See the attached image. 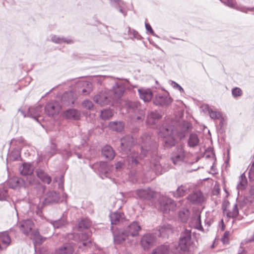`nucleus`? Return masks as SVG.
Listing matches in <instances>:
<instances>
[{
    "instance_id": "f257e3e1",
    "label": "nucleus",
    "mask_w": 254,
    "mask_h": 254,
    "mask_svg": "<svg viewBox=\"0 0 254 254\" xmlns=\"http://www.w3.org/2000/svg\"><path fill=\"white\" fill-rule=\"evenodd\" d=\"M140 139V155L136 151L131 152L127 156L124 163L120 161L116 164L117 171L121 170L124 165L127 167L130 170L129 178L132 183L136 182L142 174L146 175L151 171H154L158 175L166 171L160 165L158 157L156 156L157 144L150 134H143Z\"/></svg>"
},
{
    "instance_id": "f03ea898",
    "label": "nucleus",
    "mask_w": 254,
    "mask_h": 254,
    "mask_svg": "<svg viewBox=\"0 0 254 254\" xmlns=\"http://www.w3.org/2000/svg\"><path fill=\"white\" fill-rule=\"evenodd\" d=\"M191 244V230L185 229L180 234L178 246L172 252L174 254H184L189 251Z\"/></svg>"
},
{
    "instance_id": "7ed1b4c3",
    "label": "nucleus",
    "mask_w": 254,
    "mask_h": 254,
    "mask_svg": "<svg viewBox=\"0 0 254 254\" xmlns=\"http://www.w3.org/2000/svg\"><path fill=\"white\" fill-rule=\"evenodd\" d=\"M176 133L175 130L171 125H166L160 127L159 133L164 138L163 142L165 147H171L176 144L177 141L173 136Z\"/></svg>"
},
{
    "instance_id": "20e7f679",
    "label": "nucleus",
    "mask_w": 254,
    "mask_h": 254,
    "mask_svg": "<svg viewBox=\"0 0 254 254\" xmlns=\"http://www.w3.org/2000/svg\"><path fill=\"white\" fill-rule=\"evenodd\" d=\"M154 190L149 187L136 190L133 191H129L125 194V197H134L136 199L150 200L155 196Z\"/></svg>"
},
{
    "instance_id": "39448f33",
    "label": "nucleus",
    "mask_w": 254,
    "mask_h": 254,
    "mask_svg": "<svg viewBox=\"0 0 254 254\" xmlns=\"http://www.w3.org/2000/svg\"><path fill=\"white\" fill-rule=\"evenodd\" d=\"M127 106L129 112L135 114L134 119L138 122H142L145 118V108L138 101H129Z\"/></svg>"
},
{
    "instance_id": "423d86ee",
    "label": "nucleus",
    "mask_w": 254,
    "mask_h": 254,
    "mask_svg": "<svg viewBox=\"0 0 254 254\" xmlns=\"http://www.w3.org/2000/svg\"><path fill=\"white\" fill-rule=\"evenodd\" d=\"M91 232L88 230H86L85 232L82 233H74L68 235V239H74L76 241L82 242L78 244L79 248L82 249V246L86 247H90L91 241L89 240L91 236Z\"/></svg>"
},
{
    "instance_id": "0eeeda50",
    "label": "nucleus",
    "mask_w": 254,
    "mask_h": 254,
    "mask_svg": "<svg viewBox=\"0 0 254 254\" xmlns=\"http://www.w3.org/2000/svg\"><path fill=\"white\" fill-rule=\"evenodd\" d=\"M186 153L182 146L176 147L171 154V160L174 165L180 166L186 161Z\"/></svg>"
},
{
    "instance_id": "6e6552de",
    "label": "nucleus",
    "mask_w": 254,
    "mask_h": 254,
    "mask_svg": "<svg viewBox=\"0 0 254 254\" xmlns=\"http://www.w3.org/2000/svg\"><path fill=\"white\" fill-rule=\"evenodd\" d=\"M135 140L132 136L126 135L120 140V146L119 150L128 155L131 152L135 151L131 150V148L134 145Z\"/></svg>"
},
{
    "instance_id": "1a4fd4ad",
    "label": "nucleus",
    "mask_w": 254,
    "mask_h": 254,
    "mask_svg": "<svg viewBox=\"0 0 254 254\" xmlns=\"http://www.w3.org/2000/svg\"><path fill=\"white\" fill-rule=\"evenodd\" d=\"M42 111V106L38 105L36 106L30 107L27 109L26 113L23 110L19 109L18 112H20L24 117H29L33 118L38 121V118L40 116Z\"/></svg>"
},
{
    "instance_id": "9d476101",
    "label": "nucleus",
    "mask_w": 254,
    "mask_h": 254,
    "mask_svg": "<svg viewBox=\"0 0 254 254\" xmlns=\"http://www.w3.org/2000/svg\"><path fill=\"white\" fill-rule=\"evenodd\" d=\"M113 238L114 242L115 244H121L123 243L127 237L128 235L126 232L123 230L119 229L112 226L111 228Z\"/></svg>"
},
{
    "instance_id": "9b49d317",
    "label": "nucleus",
    "mask_w": 254,
    "mask_h": 254,
    "mask_svg": "<svg viewBox=\"0 0 254 254\" xmlns=\"http://www.w3.org/2000/svg\"><path fill=\"white\" fill-rule=\"evenodd\" d=\"M160 210L164 213H168L170 210H173L176 206L175 201L167 197H162L160 200Z\"/></svg>"
},
{
    "instance_id": "f8f14e48",
    "label": "nucleus",
    "mask_w": 254,
    "mask_h": 254,
    "mask_svg": "<svg viewBox=\"0 0 254 254\" xmlns=\"http://www.w3.org/2000/svg\"><path fill=\"white\" fill-rule=\"evenodd\" d=\"M7 185L9 188L16 189L21 188H26L27 186L28 183L23 178L14 177L9 178L7 181Z\"/></svg>"
},
{
    "instance_id": "ddd939ff",
    "label": "nucleus",
    "mask_w": 254,
    "mask_h": 254,
    "mask_svg": "<svg viewBox=\"0 0 254 254\" xmlns=\"http://www.w3.org/2000/svg\"><path fill=\"white\" fill-rule=\"evenodd\" d=\"M61 109V106L59 103L55 101L48 102L45 106V111L49 116H54L59 113Z\"/></svg>"
},
{
    "instance_id": "4468645a",
    "label": "nucleus",
    "mask_w": 254,
    "mask_h": 254,
    "mask_svg": "<svg viewBox=\"0 0 254 254\" xmlns=\"http://www.w3.org/2000/svg\"><path fill=\"white\" fill-rule=\"evenodd\" d=\"M172 102V98L167 94H157L153 100V103L156 105L161 107L169 106Z\"/></svg>"
},
{
    "instance_id": "2eb2a0df",
    "label": "nucleus",
    "mask_w": 254,
    "mask_h": 254,
    "mask_svg": "<svg viewBox=\"0 0 254 254\" xmlns=\"http://www.w3.org/2000/svg\"><path fill=\"white\" fill-rule=\"evenodd\" d=\"M113 99L108 93L101 92L94 98V101L101 106L109 104Z\"/></svg>"
},
{
    "instance_id": "dca6fc26",
    "label": "nucleus",
    "mask_w": 254,
    "mask_h": 254,
    "mask_svg": "<svg viewBox=\"0 0 254 254\" xmlns=\"http://www.w3.org/2000/svg\"><path fill=\"white\" fill-rule=\"evenodd\" d=\"M111 223L112 226L114 225H121L124 224L126 219L124 213L119 211L111 212L109 215Z\"/></svg>"
},
{
    "instance_id": "f3484780",
    "label": "nucleus",
    "mask_w": 254,
    "mask_h": 254,
    "mask_svg": "<svg viewBox=\"0 0 254 254\" xmlns=\"http://www.w3.org/2000/svg\"><path fill=\"white\" fill-rule=\"evenodd\" d=\"M141 226L137 221H133L125 229L128 236H131L133 237H136L139 235V232L141 230Z\"/></svg>"
},
{
    "instance_id": "a211bd4d",
    "label": "nucleus",
    "mask_w": 254,
    "mask_h": 254,
    "mask_svg": "<svg viewBox=\"0 0 254 254\" xmlns=\"http://www.w3.org/2000/svg\"><path fill=\"white\" fill-rule=\"evenodd\" d=\"M156 237L152 234L144 235L140 240V244L144 250H147L151 247L155 241Z\"/></svg>"
},
{
    "instance_id": "6ab92c4d",
    "label": "nucleus",
    "mask_w": 254,
    "mask_h": 254,
    "mask_svg": "<svg viewBox=\"0 0 254 254\" xmlns=\"http://www.w3.org/2000/svg\"><path fill=\"white\" fill-rule=\"evenodd\" d=\"M187 199L192 204H200L204 201V198L201 191H196L190 194Z\"/></svg>"
},
{
    "instance_id": "aec40b11",
    "label": "nucleus",
    "mask_w": 254,
    "mask_h": 254,
    "mask_svg": "<svg viewBox=\"0 0 254 254\" xmlns=\"http://www.w3.org/2000/svg\"><path fill=\"white\" fill-rule=\"evenodd\" d=\"M33 226L34 223L30 219L23 220L19 224L20 231L26 235L31 234Z\"/></svg>"
},
{
    "instance_id": "412c9836",
    "label": "nucleus",
    "mask_w": 254,
    "mask_h": 254,
    "mask_svg": "<svg viewBox=\"0 0 254 254\" xmlns=\"http://www.w3.org/2000/svg\"><path fill=\"white\" fill-rule=\"evenodd\" d=\"M74 251V248L70 243H66L56 249L51 254H72Z\"/></svg>"
},
{
    "instance_id": "4be33fe9",
    "label": "nucleus",
    "mask_w": 254,
    "mask_h": 254,
    "mask_svg": "<svg viewBox=\"0 0 254 254\" xmlns=\"http://www.w3.org/2000/svg\"><path fill=\"white\" fill-rule=\"evenodd\" d=\"M158 232V236L163 238H167L173 233V228L171 225L168 224H164L159 227Z\"/></svg>"
},
{
    "instance_id": "5701e85b",
    "label": "nucleus",
    "mask_w": 254,
    "mask_h": 254,
    "mask_svg": "<svg viewBox=\"0 0 254 254\" xmlns=\"http://www.w3.org/2000/svg\"><path fill=\"white\" fill-rule=\"evenodd\" d=\"M112 168V166H110L106 162H100L99 164L98 170L100 173L101 177L102 178H103L104 177H110Z\"/></svg>"
},
{
    "instance_id": "b1692460",
    "label": "nucleus",
    "mask_w": 254,
    "mask_h": 254,
    "mask_svg": "<svg viewBox=\"0 0 254 254\" xmlns=\"http://www.w3.org/2000/svg\"><path fill=\"white\" fill-rule=\"evenodd\" d=\"M11 243V239L7 231L0 233V250L5 249Z\"/></svg>"
},
{
    "instance_id": "393cba45",
    "label": "nucleus",
    "mask_w": 254,
    "mask_h": 254,
    "mask_svg": "<svg viewBox=\"0 0 254 254\" xmlns=\"http://www.w3.org/2000/svg\"><path fill=\"white\" fill-rule=\"evenodd\" d=\"M140 99L145 102H149L152 98L153 94L150 89L141 88L138 89Z\"/></svg>"
},
{
    "instance_id": "a878e982",
    "label": "nucleus",
    "mask_w": 254,
    "mask_h": 254,
    "mask_svg": "<svg viewBox=\"0 0 254 254\" xmlns=\"http://www.w3.org/2000/svg\"><path fill=\"white\" fill-rule=\"evenodd\" d=\"M75 98L73 94L71 92L64 93L61 98V102L64 106H70L74 102Z\"/></svg>"
},
{
    "instance_id": "bb28decb",
    "label": "nucleus",
    "mask_w": 254,
    "mask_h": 254,
    "mask_svg": "<svg viewBox=\"0 0 254 254\" xmlns=\"http://www.w3.org/2000/svg\"><path fill=\"white\" fill-rule=\"evenodd\" d=\"M162 118L161 113L158 111H151L148 113L146 123L149 125H154L156 122Z\"/></svg>"
},
{
    "instance_id": "cd10ccee",
    "label": "nucleus",
    "mask_w": 254,
    "mask_h": 254,
    "mask_svg": "<svg viewBox=\"0 0 254 254\" xmlns=\"http://www.w3.org/2000/svg\"><path fill=\"white\" fill-rule=\"evenodd\" d=\"M125 86L122 83H116L112 87V93L114 94L115 98L122 97L125 91Z\"/></svg>"
},
{
    "instance_id": "c85d7f7f",
    "label": "nucleus",
    "mask_w": 254,
    "mask_h": 254,
    "mask_svg": "<svg viewBox=\"0 0 254 254\" xmlns=\"http://www.w3.org/2000/svg\"><path fill=\"white\" fill-rule=\"evenodd\" d=\"M111 4L118 9L125 16L127 14V10L125 7V3L121 0H110Z\"/></svg>"
},
{
    "instance_id": "c756f323",
    "label": "nucleus",
    "mask_w": 254,
    "mask_h": 254,
    "mask_svg": "<svg viewBox=\"0 0 254 254\" xmlns=\"http://www.w3.org/2000/svg\"><path fill=\"white\" fill-rule=\"evenodd\" d=\"M59 199V194L56 191L52 190L47 193L45 201L46 203H51L52 202H57Z\"/></svg>"
},
{
    "instance_id": "7c9ffc66",
    "label": "nucleus",
    "mask_w": 254,
    "mask_h": 254,
    "mask_svg": "<svg viewBox=\"0 0 254 254\" xmlns=\"http://www.w3.org/2000/svg\"><path fill=\"white\" fill-rule=\"evenodd\" d=\"M30 238L33 240L34 245H40L46 240V238L42 236L38 231L32 232L30 234Z\"/></svg>"
},
{
    "instance_id": "2f4dec72",
    "label": "nucleus",
    "mask_w": 254,
    "mask_h": 254,
    "mask_svg": "<svg viewBox=\"0 0 254 254\" xmlns=\"http://www.w3.org/2000/svg\"><path fill=\"white\" fill-rule=\"evenodd\" d=\"M102 154L105 158L108 160H112L115 156V153L113 148L108 145H105L102 148Z\"/></svg>"
},
{
    "instance_id": "473e14b6",
    "label": "nucleus",
    "mask_w": 254,
    "mask_h": 254,
    "mask_svg": "<svg viewBox=\"0 0 254 254\" xmlns=\"http://www.w3.org/2000/svg\"><path fill=\"white\" fill-rule=\"evenodd\" d=\"M64 115L69 119L78 120L80 118V112L74 109H68L64 112Z\"/></svg>"
},
{
    "instance_id": "72a5a7b5",
    "label": "nucleus",
    "mask_w": 254,
    "mask_h": 254,
    "mask_svg": "<svg viewBox=\"0 0 254 254\" xmlns=\"http://www.w3.org/2000/svg\"><path fill=\"white\" fill-rule=\"evenodd\" d=\"M51 40L52 42L57 44H62L65 43L68 44H72L74 43L73 39L71 37H61L56 35H54L52 37Z\"/></svg>"
},
{
    "instance_id": "f704fd0d",
    "label": "nucleus",
    "mask_w": 254,
    "mask_h": 254,
    "mask_svg": "<svg viewBox=\"0 0 254 254\" xmlns=\"http://www.w3.org/2000/svg\"><path fill=\"white\" fill-rule=\"evenodd\" d=\"M170 248L168 245H161L154 249L151 254H169Z\"/></svg>"
},
{
    "instance_id": "c9c22d12",
    "label": "nucleus",
    "mask_w": 254,
    "mask_h": 254,
    "mask_svg": "<svg viewBox=\"0 0 254 254\" xmlns=\"http://www.w3.org/2000/svg\"><path fill=\"white\" fill-rule=\"evenodd\" d=\"M223 211L224 214H226L228 217L234 218L236 217L239 214V210L237 207V204L235 203L233 206L232 209L231 211H228L226 206H223Z\"/></svg>"
},
{
    "instance_id": "e433bc0d",
    "label": "nucleus",
    "mask_w": 254,
    "mask_h": 254,
    "mask_svg": "<svg viewBox=\"0 0 254 254\" xmlns=\"http://www.w3.org/2000/svg\"><path fill=\"white\" fill-rule=\"evenodd\" d=\"M199 142L198 135L195 133H191L188 140V144L190 147H194L197 146Z\"/></svg>"
},
{
    "instance_id": "4c0bfd02",
    "label": "nucleus",
    "mask_w": 254,
    "mask_h": 254,
    "mask_svg": "<svg viewBox=\"0 0 254 254\" xmlns=\"http://www.w3.org/2000/svg\"><path fill=\"white\" fill-rule=\"evenodd\" d=\"M109 127L111 129L118 132L123 130L124 125L121 121H114L110 122Z\"/></svg>"
},
{
    "instance_id": "58836bf2",
    "label": "nucleus",
    "mask_w": 254,
    "mask_h": 254,
    "mask_svg": "<svg viewBox=\"0 0 254 254\" xmlns=\"http://www.w3.org/2000/svg\"><path fill=\"white\" fill-rule=\"evenodd\" d=\"M49 222L53 225L55 229H59L66 225V220L64 217H62L57 220H49Z\"/></svg>"
},
{
    "instance_id": "ea45409f",
    "label": "nucleus",
    "mask_w": 254,
    "mask_h": 254,
    "mask_svg": "<svg viewBox=\"0 0 254 254\" xmlns=\"http://www.w3.org/2000/svg\"><path fill=\"white\" fill-rule=\"evenodd\" d=\"M38 177L44 183L50 184L52 181L51 177L43 171L40 170L37 172Z\"/></svg>"
},
{
    "instance_id": "a19ab883",
    "label": "nucleus",
    "mask_w": 254,
    "mask_h": 254,
    "mask_svg": "<svg viewBox=\"0 0 254 254\" xmlns=\"http://www.w3.org/2000/svg\"><path fill=\"white\" fill-rule=\"evenodd\" d=\"M247 179L245 173H244L239 177V182L237 185V189L238 190H244L247 186Z\"/></svg>"
},
{
    "instance_id": "79ce46f5",
    "label": "nucleus",
    "mask_w": 254,
    "mask_h": 254,
    "mask_svg": "<svg viewBox=\"0 0 254 254\" xmlns=\"http://www.w3.org/2000/svg\"><path fill=\"white\" fill-rule=\"evenodd\" d=\"M19 171L21 175L27 176L32 173L33 169L29 164L24 163L19 167Z\"/></svg>"
},
{
    "instance_id": "37998d69",
    "label": "nucleus",
    "mask_w": 254,
    "mask_h": 254,
    "mask_svg": "<svg viewBox=\"0 0 254 254\" xmlns=\"http://www.w3.org/2000/svg\"><path fill=\"white\" fill-rule=\"evenodd\" d=\"M204 110H207L208 112L210 117L213 120H218L221 119L222 114L220 112L213 111L210 109L207 105L204 107Z\"/></svg>"
},
{
    "instance_id": "c03bdc74",
    "label": "nucleus",
    "mask_w": 254,
    "mask_h": 254,
    "mask_svg": "<svg viewBox=\"0 0 254 254\" xmlns=\"http://www.w3.org/2000/svg\"><path fill=\"white\" fill-rule=\"evenodd\" d=\"M190 215V211L187 208H183L179 212V218L183 222H186Z\"/></svg>"
},
{
    "instance_id": "a18cd8bd",
    "label": "nucleus",
    "mask_w": 254,
    "mask_h": 254,
    "mask_svg": "<svg viewBox=\"0 0 254 254\" xmlns=\"http://www.w3.org/2000/svg\"><path fill=\"white\" fill-rule=\"evenodd\" d=\"M91 225V222L89 219H82L78 225V230L80 231H82L84 230H88L87 229L89 228Z\"/></svg>"
},
{
    "instance_id": "49530a36",
    "label": "nucleus",
    "mask_w": 254,
    "mask_h": 254,
    "mask_svg": "<svg viewBox=\"0 0 254 254\" xmlns=\"http://www.w3.org/2000/svg\"><path fill=\"white\" fill-rule=\"evenodd\" d=\"M79 86L84 87L82 90V93L84 95H87L90 93L91 88V83L87 81H82L78 83Z\"/></svg>"
},
{
    "instance_id": "de8ad7c7",
    "label": "nucleus",
    "mask_w": 254,
    "mask_h": 254,
    "mask_svg": "<svg viewBox=\"0 0 254 254\" xmlns=\"http://www.w3.org/2000/svg\"><path fill=\"white\" fill-rule=\"evenodd\" d=\"M114 115V111L111 109H106L101 112L100 117L104 120H109Z\"/></svg>"
},
{
    "instance_id": "09e8293b",
    "label": "nucleus",
    "mask_w": 254,
    "mask_h": 254,
    "mask_svg": "<svg viewBox=\"0 0 254 254\" xmlns=\"http://www.w3.org/2000/svg\"><path fill=\"white\" fill-rule=\"evenodd\" d=\"M57 152V148L56 145L52 142L49 146L46 149V153L49 158L56 154Z\"/></svg>"
},
{
    "instance_id": "8fccbe9b",
    "label": "nucleus",
    "mask_w": 254,
    "mask_h": 254,
    "mask_svg": "<svg viewBox=\"0 0 254 254\" xmlns=\"http://www.w3.org/2000/svg\"><path fill=\"white\" fill-rule=\"evenodd\" d=\"M187 191V189L183 186H181L177 189L175 191L172 192L173 195L175 197H180L185 195Z\"/></svg>"
},
{
    "instance_id": "3c124183",
    "label": "nucleus",
    "mask_w": 254,
    "mask_h": 254,
    "mask_svg": "<svg viewBox=\"0 0 254 254\" xmlns=\"http://www.w3.org/2000/svg\"><path fill=\"white\" fill-rule=\"evenodd\" d=\"M127 28L128 34L131 39H136L137 40H141L142 39V37L137 31L131 29L129 27H128Z\"/></svg>"
},
{
    "instance_id": "603ef678",
    "label": "nucleus",
    "mask_w": 254,
    "mask_h": 254,
    "mask_svg": "<svg viewBox=\"0 0 254 254\" xmlns=\"http://www.w3.org/2000/svg\"><path fill=\"white\" fill-rule=\"evenodd\" d=\"M192 219L195 221L194 225V228L198 230L203 231V227L201 224L200 215L196 214L193 216Z\"/></svg>"
},
{
    "instance_id": "864d4df0",
    "label": "nucleus",
    "mask_w": 254,
    "mask_h": 254,
    "mask_svg": "<svg viewBox=\"0 0 254 254\" xmlns=\"http://www.w3.org/2000/svg\"><path fill=\"white\" fill-rule=\"evenodd\" d=\"M24 144L25 140L22 137L13 138L10 141V144L11 145H15L19 147L23 146Z\"/></svg>"
},
{
    "instance_id": "5fc2aeb1",
    "label": "nucleus",
    "mask_w": 254,
    "mask_h": 254,
    "mask_svg": "<svg viewBox=\"0 0 254 254\" xmlns=\"http://www.w3.org/2000/svg\"><path fill=\"white\" fill-rule=\"evenodd\" d=\"M8 197L7 190L4 188L0 189V200L4 201L6 200Z\"/></svg>"
},
{
    "instance_id": "6e6d98bb",
    "label": "nucleus",
    "mask_w": 254,
    "mask_h": 254,
    "mask_svg": "<svg viewBox=\"0 0 254 254\" xmlns=\"http://www.w3.org/2000/svg\"><path fill=\"white\" fill-rule=\"evenodd\" d=\"M232 94L234 98H237L242 95L243 91L241 88L235 87L232 89Z\"/></svg>"
},
{
    "instance_id": "4d7b16f0",
    "label": "nucleus",
    "mask_w": 254,
    "mask_h": 254,
    "mask_svg": "<svg viewBox=\"0 0 254 254\" xmlns=\"http://www.w3.org/2000/svg\"><path fill=\"white\" fill-rule=\"evenodd\" d=\"M19 157L20 152L18 150L12 151L9 155V158L12 161L18 160Z\"/></svg>"
},
{
    "instance_id": "13d9d810",
    "label": "nucleus",
    "mask_w": 254,
    "mask_h": 254,
    "mask_svg": "<svg viewBox=\"0 0 254 254\" xmlns=\"http://www.w3.org/2000/svg\"><path fill=\"white\" fill-rule=\"evenodd\" d=\"M230 232L228 231H226L222 237L221 238V241L223 244H227L229 243V238L230 236Z\"/></svg>"
},
{
    "instance_id": "bf43d9fd",
    "label": "nucleus",
    "mask_w": 254,
    "mask_h": 254,
    "mask_svg": "<svg viewBox=\"0 0 254 254\" xmlns=\"http://www.w3.org/2000/svg\"><path fill=\"white\" fill-rule=\"evenodd\" d=\"M249 177L251 180L254 177V161H252L249 166Z\"/></svg>"
},
{
    "instance_id": "052dcab7",
    "label": "nucleus",
    "mask_w": 254,
    "mask_h": 254,
    "mask_svg": "<svg viewBox=\"0 0 254 254\" xmlns=\"http://www.w3.org/2000/svg\"><path fill=\"white\" fill-rule=\"evenodd\" d=\"M37 194H41L44 191V187L41 184H37L34 187V190Z\"/></svg>"
},
{
    "instance_id": "680f3d73",
    "label": "nucleus",
    "mask_w": 254,
    "mask_h": 254,
    "mask_svg": "<svg viewBox=\"0 0 254 254\" xmlns=\"http://www.w3.org/2000/svg\"><path fill=\"white\" fill-rule=\"evenodd\" d=\"M82 106L84 108L88 110H91L93 107V104L92 102L88 100H84L82 102Z\"/></svg>"
},
{
    "instance_id": "e2e57ef3",
    "label": "nucleus",
    "mask_w": 254,
    "mask_h": 254,
    "mask_svg": "<svg viewBox=\"0 0 254 254\" xmlns=\"http://www.w3.org/2000/svg\"><path fill=\"white\" fill-rule=\"evenodd\" d=\"M222 2H223L225 5L230 7H234L235 3L234 0H220Z\"/></svg>"
},
{
    "instance_id": "0e129e2a",
    "label": "nucleus",
    "mask_w": 254,
    "mask_h": 254,
    "mask_svg": "<svg viewBox=\"0 0 254 254\" xmlns=\"http://www.w3.org/2000/svg\"><path fill=\"white\" fill-rule=\"evenodd\" d=\"M62 156L64 159H67L72 155L70 151L67 150H64L62 153Z\"/></svg>"
},
{
    "instance_id": "69168bd1",
    "label": "nucleus",
    "mask_w": 254,
    "mask_h": 254,
    "mask_svg": "<svg viewBox=\"0 0 254 254\" xmlns=\"http://www.w3.org/2000/svg\"><path fill=\"white\" fill-rule=\"evenodd\" d=\"M250 193L251 194V195L249 196H246L245 197V201H246V203L249 202L250 204H252L253 202V199H254L252 190H251L250 191Z\"/></svg>"
},
{
    "instance_id": "338daca9",
    "label": "nucleus",
    "mask_w": 254,
    "mask_h": 254,
    "mask_svg": "<svg viewBox=\"0 0 254 254\" xmlns=\"http://www.w3.org/2000/svg\"><path fill=\"white\" fill-rule=\"evenodd\" d=\"M237 9L239 10H240V11H241L242 12L247 13L249 11H253V9H254V8H253V7H246L242 6V7H239Z\"/></svg>"
},
{
    "instance_id": "774afa93",
    "label": "nucleus",
    "mask_w": 254,
    "mask_h": 254,
    "mask_svg": "<svg viewBox=\"0 0 254 254\" xmlns=\"http://www.w3.org/2000/svg\"><path fill=\"white\" fill-rule=\"evenodd\" d=\"M145 28H146V30L148 31V32H149V33L151 35H152L153 36H157L156 35L155 33H154V31L153 30L151 26H150V25L149 23H145Z\"/></svg>"
}]
</instances>
